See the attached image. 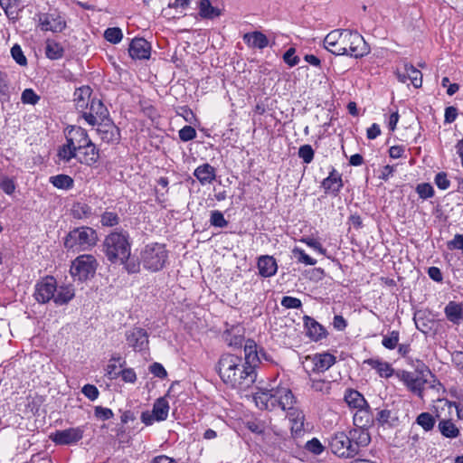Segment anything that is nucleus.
<instances>
[{
  "label": "nucleus",
  "instance_id": "13d9d810",
  "mask_svg": "<svg viewBox=\"0 0 463 463\" xmlns=\"http://www.w3.org/2000/svg\"><path fill=\"white\" fill-rule=\"evenodd\" d=\"M11 54L14 60L20 65L26 64V58L23 53L21 47L17 44L14 45L11 49Z\"/></svg>",
  "mask_w": 463,
  "mask_h": 463
},
{
  "label": "nucleus",
  "instance_id": "f3484780",
  "mask_svg": "<svg viewBox=\"0 0 463 463\" xmlns=\"http://www.w3.org/2000/svg\"><path fill=\"white\" fill-rule=\"evenodd\" d=\"M66 141L76 147L79 151L82 150V147L91 142L87 131L80 127H71L68 128L66 133Z\"/></svg>",
  "mask_w": 463,
  "mask_h": 463
},
{
  "label": "nucleus",
  "instance_id": "9b49d317",
  "mask_svg": "<svg viewBox=\"0 0 463 463\" xmlns=\"http://www.w3.org/2000/svg\"><path fill=\"white\" fill-rule=\"evenodd\" d=\"M56 290V280L52 277H46L35 286V299L40 303H46L54 299Z\"/></svg>",
  "mask_w": 463,
  "mask_h": 463
},
{
  "label": "nucleus",
  "instance_id": "1a4fd4ad",
  "mask_svg": "<svg viewBox=\"0 0 463 463\" xmlns=\"http://www.w3.org/2000/svg\"><path fill=\"white\" fill-rule=\"evenodd\" d=\"M397 375L411 392L417 393L420 397L422 396V389L428 382L425 371L420 373L402 371Z\"/></svg>",
  "mask_w": 463,
  "mask_h": 463
},
{
  "label": "nucleus",
  "instance_id": "dca6fc26",
  "mask_svg": "<svg viewBox=\"0 0 463 463\" xmlns=\"http://www.w3.org/2000/svg\"><path fill=\"white\" fill-rule=\"evenodd\" d=\"M396 75L401 82L406 83L409 80L415 88H420L422 84L421 72L407 62L397 69Z\"/></svg>",
  "mask_w": 463,
  "mask_h": 463
},
{
  "label": "nucleus",
  "instance_id": "680f3d73",
  "mask_svg": "<svg viewBox=\"0 0 463 463\" xmlns=\"http://www.w3.org/2000/svg\"><path fill=\"white\" fill-rule=\"evenodd\" d=\"M101 223L104 226H114L118 223V217L114 213H105L101 216Z\"/></svg>",
  "mask_w": 463,
  "mask_h": 463
},
{
  "label": "nucleus",
  "instance_id": "49530a36",
  "mask_svg": "<svg viewBox=\"0 0 463 463\" xmlns=\"http://www.w3.org/2000/svg\"><path fill=\"white\" fill-rule=\"evenodd\" d=\"M398 342L399 332L392 331L389 335L383 336L382 344L385 348L392 350L396 347Z\"/></svg>",
  "mask_w": 463,
  "mask_h": 463
},
{
  "label": "nucleus",
  "instance_id": "3c124183",
  "mask_svg": "<svg viewBox=\"0 0 463 463\" xmlns=\"http://www.w3.org/2000/svg\"><path fill=\"white\" fill-rule=\"evenodd\" d=\"M21 99L24 104L34 105L40 99V97L32 89H25L23 93Z\"/></svg>",
  "mask_w": 463,
  "mask_h": 463
},
{
  "label": "nucleus",
  "instance_id": "37998d69",
  "mask_svg": "<svg viewBox=\"0 0 463 463\" xmlns=\"http://www.w3.org/2000/svg\"><path fill=\"white\" fill-rule=\"evenodd\" d=\"M416 422L421 426L424 430L429 431L434 427L435 420L430 413L422 412L417 417Z\"/></svg>",
  "mask_w": 463,
  "mask_h": 463
},
{
  "label": "nucleus",
  "instance_id": "5fc2aeb1",
  "mask_svg": "<svg viewBox=\"0 0 463 463\" xmlns=\"http://www.w3.org/2000/svg\"><path fill=\"white\" fill-rule=\"evenodd\" d=\"M417 193L420 198L427 199L433 196L434 190L430 184L423 183L417 186Z\"/></svg>",
  "mask_w": 463,
  "mask_h": 463
},
{
  "label": "nucleus",
  "instance_id": "0e129e2a",
  "mask_svg": "<svg viewBox=\"0 0 463 463\" xmlns=\"http://www.w3.org/2000/svg\"><path fill=\"white\" fill-rule=\"evenodd\" d=\"M149 371L151 373H153L155 376L158 378H165L167 375V373L164 366L159 363H154L150 365Z\"/></svg>",
  "mask_w": 463,
  "mask_h": 463
},
{
  "label": "nucleus",
  "instance_id": "f704fd0d",
  "mask_svg": "<svg viewBox=\"0 0 463 463\" xmlns=\"http://www.w3.org/2000/svg\"><path fill=\"white\" fill-rule=\"evenodd\" d=\"M364 363L368 364L372 368L375 369L381 377L388 378L392 375L393 369L390 364L375 359L366 360Z\"/></svg>",
  "mask_w": 463,
  "mask_h": 463
},
{
  "label": "nucleus",
  "instance_id": "20e7f679",
  "mask_svg": "<svg viewBox=\"0 0 463 463\" xmlns=\"http://www.w3.org/2000/svg\"><path fill=\"white\" fill-rule=\"evenodd\" d=\"M98 236L95 230L90 227H80L68 233L64 247L73 253L85 251L96 245Z\"/></svg>",
  "mask_w": 463,
  "mask_h": 463
},
{
  "label": "nucleus",
  "instance_id": "ddd939ff",
  "mask_svg": "<svg viewBox=\"0 0 463 463\" xmlns=\"http://www.w3.org/2000/svg\"><path fill=\"white\" fill-rule=\"evenodd\" d=\"M87 109L83 111L82 117L90 125L95 126L109 118L108 109L99 99H92Z\"/></svg>",
  "mask_w": 463,
  "mask_h": 463
},
{
  "label": "nucleus",
  "instance_id": "774afa93",
  "mask_svg": "<svg viewBox=\"0 0 463 463\" xmlns=\"http://www.w3.org/2000/svg\"><path fill=\"white\" fill-rule=\"evenodd\" d=\"M448 247L450 250H460L463 252V235L456 234L453 240L448 242Z\"/></svg>",
  "mask_w": 463,
  "mask_h": 463
},
{
  "label": "nucleus",
  "instance_id": "7c9ffc66",
  "mask_svg": "<svg viewBox=\"0 0 463 463\" xmlns=\"http://www.w3.org/2000/svg\"><path fill=\"white\" fill-rule=\"evenodd\" d=\"M74 296L75 290L71 285L61 286L57 288L53 300L57 305H64L70 302Z\"/></svg>",
  "mask_w": 463,
  "mask_h": 463
},
{
  "label": "nucleus",
  "instance_id": "6e6552de",
  "mask_svg": "<svg viewBox=\"0 0 463 463\" xmlns=\"http://www.w3.org/2000/svg\"><path fill=\"white\" fill-rule=\"evenodd\" d=\"M169 412V404L165 397L156 400L152 411H144L141 414V420L146 425H152L155 420L162 421L166 420Z\"/></svg>",
  "mask_w": 463,
  "mask_h": 463
},
{
  "label": "nucleus",
  "instance_id": "c756f323",
  "mask_svg": "<svg viewBox=\"0 0 463 463\" xmlns=\"http://www.w3.org/2000/svg\"><path fill=\"white\" fill-rule=\"evenodd\" d=\"M322 186L326 192L337 194L343 187L341 175L333 169L330 175L323 180Z\"/></svg>",
  "mask_w": 463,
  "mask_h": 463
},
{
  "label": "nucleus",
  "instance_id": "c9c22d12",
  "mask_svg": "<svg viewBox=\"0 0 463 463\" xmlns=\"http://www.w3.org/2000/svg\"><path fill=\"white\" fill-rule=\"evenodd\" d=\"M350 437L353 440V443L357 444L358 451L360 450V447L367 446L370 442V435L366 429H359L353 430L350 431Z\"/></svg>",
  "mask_w": 463,
  "mask_h": 463
},
{
  "label": "nucleus",
  "instance_id": "39448f33",
  "mask_svg": "<svg viewBox=\"0 0 463 463\" xmlns=\"http://www.w3.org/2000/svg\"><path fill=\"white\" fill-rule=\"evenodd\" d=\"M168 259V252L165 244L150 243L146 245L140 252V263L144 269L156 272L162 269Z\"/></svg>",
  "mask_w": 463,
  "mask_h": 463
},
{
  "label": "nucleus",
  "instance_id": "9d476101",
  "mask_svg": "<svg viewBox=\"0 0 463 463\" xmlns=\"http://www.w3.org/2000/svg\"><path fill=\"white\" fill-rule=\"evenodd\" d=\"M84 433L83 427L69 428L57 430L52 436V440L58 445H71L82 439Z\"/></svg>",
  "mask_w": 463,
  "mask_h": 463
},
{
  "label": "nucleus",
  "instance_id": "864d4df0",
  "mask_svg": "<svg viewBox=\"0 0 463 463\" xmlns=\"http://www.w3.org/2000/svg\"><path fill=\"white\" fill-rule=\"evenodd\" d=\"M195 137L196 131L191 126H184L179 130V138L184 142L193 140Z\"/></svg>",
  "mask_w": 463,
  "mask_h": 463
},
{
  "label": "nucleus",
  "instance_id": "6ab92c4d",
  "mask_svg": "<svg viewBox=\"0 0 463 463\" xmlns=\"http://www.w3.org/2000/svg\"><path fill=\"white\" fill-rule=\"evenodd\" d=\"M128 52L133 59H148L151 52L150 43L143 38L133 39Z\"/></svg>",
  "mask_w": 463,
  "mask_h": 463
},
{
  "label": "nucleus",
  "instance_id": "de8ad7c7",
  "mask_svg": "<svg viewBox=\"0 0 463 463\" xmlns=\"http://www.w3.org/2000/svg\"><path fill=\"white\" fill-rule=\"evenodd\" d=\"M295 257L298 258V260L306 265L313 266L317 263V260L308 256L303 250L299 248H295L292 250Z\"/></svg>",
  "mask_w": 463,
  "mask_h": 463
},
{
  "label": "nucleus",
  "instance_id": "f8f14e48",
  "mask_svg": "<svg viewBox=\"0 0 463 463\" xmlns=\"http://www.w3.org/2000/svg\"><path fill=\"white\" fill-rule=\"evenodd\" d=\"M39 26L43 31L52 33H61L66 27L65 19L56 13L39 14Z\"/></svg>",
  "mask_w": 463,
  "mask_h": 463
},
{
  "label": "nucleus",
  "instance_id": "aec40b11",
  "mask_svg": "<svg viewBox=\"0 0 463 463\" xmlns=\"http://www.w3.org/2000/svg\"><path fill=\"white\" fill-rule=\"evenodd\" d=\"M314 373H324L328 370L335 363V357L329 353L317 354L309 357Z\"/></svg>",
  "mask_w": 463,
  "mask_h": 463
},
{
  "label": "nucleus",
  "instance_id": "bf43d9fd",
  "mask_svg": "<svg viewBox=\"0 0 463 463\" xmlns=\"http://www.w3.org/2000/svg\"><path fill=\"white\" fill-rule=\"evenodd\" d=\"M119 360H120V357H118V358L112 357L109 361V364L107 365V368H106L107 375L110 379H116L119 376L120 371L117 370V365L115 364V362L119 361Z\"/></svg>",
  "mask_w": 463,
  "mask_h": 463
},
{
  "label": "nucleus",
  "instance_id": "cd10ccee",
  "mask_svg": "<svg viewBox=\"0 0 463 463\" xmlns=\"http://www.w3.org/2000/svg\"><path fill=\"white\" fill-rule=\"evenodd\" d=\"M354 424L359 429H367L373 423V416L370 408L364 407L356 410L353 417Z\"/></svg>",
  "mask_w": 463,
  "mask_h": 463
},
{
  "label": "nucleus",
  "instance_id": "a878e982",
  "mask_svg": "<svg viewBox=\"0 0 463 463\" xmlns=\"http://www.w3.org/2000/svg\"><path fill=\"white\" fill-rule=\"evenodd\" d=\"M276 390L277 399L279 400L278 408H280L282 411H288L294 407L295 397L289 389L285 387H278Z\"/></svg>",
  "mask_w": 463,
  "mask_h": 463
},
{
  "label": "nucleus",
  "instance_id": "f257e3e1",
  "mask_svg": "<svg viewBox=\"0 0 463 463\" xmlns=\"http://www.w3.org/2000/svg\"><path fill=\"white\" fill-rule=\"evenodd\" d=\"M244 359L236 354H223L217 365L219 376L222 381L232 388L246 390L256 381L255 367L260 362L257 345L248 340L244 346Z\"/></svg>",
  "mask_w": 463,
  "mask_h": 463
},
{
  "label": "nucleus",
  "instance_id": "bb28decb",
  "mask_svg": "<svg viewBox=\"0 0 463 463\" xmlns=\"http://www.w3.org/2000/svg\"><path fill=\"white\" fill-rule=\"evenodd\" d=\"M243 41L252 48L264 49L269 45L267 36L259 31L245 33Z\"/></svg>",
  "mask_w": 463,
  "mask_h": 463
},
{
  "label": "nucleus",
  "instance_id": "603ef678",
  "mask_svg": "<svg viewBox=\"0 0 463 463\" xmlns=\"http://www.w3.org/2000/svg\"><path fill=\"white\" fill-rule=\"evenodd\" d=\"M298 156L306 164H309L314 158V150L310 145L301 146L298 149Z\"/></svg>",
  "mask_w": 463,
  "mask_h": 463
},
{
  "label": "nucleus",
  "instance_id": "0eeeda50",
  "mask_svg": "<svg viewBox=\"0 0 463 463\" xmlns=\"http://www.w3.org/2000/svg\"><path fill=\"white\" fill-rule=\"evenodd\" d=\"M330 449L335 455L345 458H354L358 454L357 444L353 443L351 437L345 432H337L331 438Z\"/></svg>",
  "mask_w": 463,
  "mask_h": 463
},
{
  "label": "nucleus",
  "instance_id": "423d86ee",
  "mask_svg": "<svg viewBox=\"0 0 463 463\" xmlns=\"http://www.w3.org/2000/svg\"><path fill=\"white\" fill-rule=\"evenodd\" d=\"M97 268L96 258L90 254H83L72 261L70 272L74 279L84 281L94 276Z\"/></svg>",
  "mask_w": 463,
  "mask_h": 463
},
{
  "label": "nucleus",
  "instance_id": "393cba45",
  "mask_svg": "<svg viewBox=\"0 0 463 463\" xmlns=\"http://www.w3.org/2000/svg\"><path fill=\"white\" fill-rule=\"evenodd\" d=\"M78 152L80 153L78 159L81 164L91 165L97 163L99 158V150L96 148V146L92 141L84 146L81 151Z\"/></svg>",
  "mask_w": 463,
  "mask_h": 463
},
{
  "label": "nucleus",
  "instance_id": "c03bdc74",
  "mask_svg": "<svg viewBox=\"0 0 463 463\" xmlns=\"http://www.w3.org/2000/svg\"><path fill=\"white\" fill-rule=\"evenodd\" d=\"M104 37L108 42L116 44L122 40L123 34L118 27H111L105 31Z\"/></svg>",
  "mask_w": 463,
  "mask_h": 463
},
{
  "label": "nucleus",
  "instance_id": "4468645a",
  "mask_svg": "<svg viewBox=\"0 0 463 463\" xmlns=\"http://www.w3.org/2000/svg\"><path fill=\"white\" fill-rule=\"evenodd\" d=\"M256 406L260 410L273 411L278 408L277 390L260 389L253 396Z\"/></svg>",
  "mask_w": 463,
  "mask_h": 463
},
{
  "label": "nucleus",
  "instance_id": "ea45409f",
  "mask_svg": "<svg viewBox=\"0 0 463 463\" xmlns=\"http://www.w3.org/2000/svg\"><path fill=\"white\" fill-rule=\"evenodd\" d=\"M78 151L79 150L76 147H74L73 146H71V144L66 141V144L62 145L59 148L57 156L61 161L68 163L72 158L77 157Z\"/></svg>",
  "mask_w": 463,
  "mask_h": 463
},
{
  "label": "nucleus",
  "instance_id": "338daca9",
  "mask_svg": "<svg viewBox=\"0 0 463 463\" xmlns=\"http://www.w3.org/2000/svg\"><path fill=\"white\" fill-rule=\"evenodd\" d=\"M95 416L100 420H109L113 417V412L109 408H103L101 406H97L95 408Z\"/></svg>",
  "mask_w": 463,
  "mask_h": 463
},
{
  "label": "nucleus",
  "instance_id": "e2e57ef3",
  "mask_svg": "<svg viewBox=\"0 0 463 463\" xmlns=\"http://www.w3.org/2000/svg\"><path fill=\"white\" fill-rule=\"evenodd\" d=\"M281 305L286 308H299L301 307L300 299L293 297H284Z\"/></svg>",
  "mask_w": 463,
  "mask_h": 463
},
{
  "label": "nucleus",
  "instance_id": "4d7b16f0",
  "mask_svg": "<svg viewBox=\"0 0 463 463\" xmlns=\"http://www.w3.org/2000/svg\"><path fill=\"white\" fill-rule=\"evenodd\" d=\"M81 392L90 401L97 400L99 394L98 388L93 384H85L81 389Z\"/></svg>",
  "mask_w": 463,
  "mask_h": 463
},
{
  "label": "nucleus",
  "instance_id": "473e14b6",
  "mask_svg": "<svg viewBox=\"0 0 463 463\" xmlns=\"http://www.w3.org/2000/svg\"><path fill=\"white\" fill-rule=\"evenodd\" d=\"M223 338L230 346L241 345L243 340L240 326H232L223 333Z\"/></svg>",
  "mask_w": 463,
  "mask_h": 463
},
{
  "label": "nucleus",
  "instance_id": "7ed1b4c3",
  "mask_svg": "<svg viewBox=\"0 0 463 463\" xmlns=\"http://www.w3.org/2000/svg\"><path fill=\"white\" fill-rule=\"evenodd\" d=\"M103 252L111 263H125L131 255V242L126 232H112L103 241Z\"/></svg>",
  "mask_w": 463,
  "mask_h": 463
},
{
  "label": "nucleus",
  "instance_id": "69168bd1",
  "mask_svg": "<svg viewBox=\"0 0 463 463\" xmlns=\"http://www.w3.org/2000/svg\"><path fill=\"white\" fill-rule=\"evenodd\" d=\"M119 375L125 383H134L137 381V374L132 368L120 371Z\"/></svg>",
  "mask_w": 463,
  "mask_h": 463
},
{
  "label": "nucleus",
  "instance_id": "2f4dec72",
  "mask_svg": "<svg viewBox=\"0 0 463 463\" xmlns=\"http://www.w3.org/2000/svg\"><path fill=\"white\" fill-rule=\"evenodd\" d=\"M90 98V89L89 87H82L76 90L74 92V101L77 109L83 112L85 109H88Z\"/></svg>",
  "mask_w": 463,
  "mask_h": 463
},
{
  "label": "nucleus",
  "instance_id": "8fccbe9b",
  "mask_svg": "<svg viewBox=\"0 0 463 463\" xmlns=\"http://www.w3.org/2000/svg\"><path fill=\"white\" fill-rule=\"evenodd\" d=\"M210 222L213 226L223 228L228 225L223 214L219 211H213L211 213Z\"/></svg>",
  "mask_w": 463,
  "mask_h": 463
},
{
  "label": "nucleus",
  "instance_id": "c85d7f7f",
  "mask_svg": "<svg viewBox=\"0 0 463 463\" xmlns=\"http://www.w3.org/2000/svg\"><path fill=\"white\" fill-rule=\"evenodd\" d=\"M345 401L350 408L355 410L368 407V403L364 397L356 390H347L345 393Z\"/></svg>",
  "mask_w": 463,
  "mask_h": 463
},
{
  "label": "nucleus",
  "instance_id": "72a5a7b5",
  "mask_svg": "<svg viewBox=\"0 0 463 463\" xmlns=\"http://www.w3.org/2000/svg\"><path fill=\"white\" fill-rule=\"evenodd\" d=\"M199 14L203 18L213 19L221 15V10L213 6L210 0H201L199 3Z\"/></svg>",
  "mask_w": 463,
  "mask_h": 463
},
{
  "label": "nucleus",
  "instance_id": "79ce46f5",
  "mask_svg": "<svg viewBox=\"0 0 463 463\" xmlns=\"http://www.w3.org/2000/svg\"><path fill=\"white\" fill-rule=\"evenodd\" d=\"M307 332L313 340H319L325 336V330L317 322L310 319V324L307 323Z\"/></svg>",
  "mask_w": 463,
  "mask_h": 463
},
{
  "label": "nucleus",
  "instance_id": "a19ab883",
  "mask_svg": "<svg viewBox=\"0 0 463 463\" xmlns=\"http://www.w3.org/2000/svg\"><path fill=\"white\" fill-rule=\"evenodd\" d=\"M311 389L322 394H328L331 389L330 382L322 379L310 378Z\"/></svg>",
  "mask_w": 463,
  "mask_h": 463
},
{
  "label": "nucleus",
  "instance_id": "052dcab7",
  "mask_svg": "<svg viewBox=\"0 0 463 463\" xmlns=\"http://www.w3.org/2000/svg\"><path fill=\"white\" fill-rule=\"evenodd\" d=\"M435 184L441 190H446L450 185V182L448 179L447 174L443 173V172L439 173V174L436 175V176H435Z\"/></svg>",
  "mask_w": 463,
  "mask_h": 463
},
{
  "label": "nucleus",
  "instance_id": "5701e85b",
  "mask_svg": "<svg viewBox=\"0 0 463 463\" xmlns=\"http://www.w3.org/2000/svg\"><path fill=\"white\" fill-rule=\"evenodd\" d=\"M194 175L202 185L212 184L216 178V173L213 166L210 164H203L195 168Z\"/></svg>",
  "mask_w": 463,
  "mask_h": 463
},
{
  "label": "nucleus",
  "instance_id": "6e6d98bb",
  "mask_svg": "<svg viewBox=\"0 0 463 463\" xmlns=\"http://www.w3.org/2000/svg\"><path fill=\"white\" fill-rule=\"evenodd\" d=\"M306 449L315 455H320L324 451V446L317 439H312L306 444Z\"/></svg>",
  "mask_w": 463,
  "mask_h": 463
},
{
  "label": "nucleus",
  "instance_id": "09e8293b",
  "mask_svg": "<svg viewBox=\"0 0 463 463\" xmlns=\"http://www.w3.org/2000/svg\"><path fill=\"white\" fill-rule=\"evenodd\" d=\"M0 188L3 190L4 193L10 195L15 190L14 181L8 176L2 175L0 180Z\"/></svg>",
  "mask_w": 463,
  "mask_h": 463
},
{
  "label": "nucleus",
  "instance_id": "a18cd8bd",
  "mask_svg": "<svg viewBox=\"0 0 463 463\" xmlns=\"http://www.w3.org/2000/svg\"><path fill=\"white\" fill-rule=\"evenodd\" d=\"M0 5L8 16H14L19 9V1L0 0Z\"/></svg>",
  "mask_w": 463,
  "mask_h": 463
},
{
  "label": "nucleus",
  "instance_id": "a211bd4d",
  "mask_svg": "<svg viewBox=\"0 0 463 463\" xmlns=\"http://www.w3.org/2000/svg\"><path fill=\"white\" fill-rule=\"evenodd\" d=\"M128 345L135 350H142L148 345V335L145 329L135 327L126 332Z\"/></svg>",
  "mask_w": 463,
  "mask_h": 463
},
{
  "label": "nucleus",
  "instance_id": "b1692460",
  "mask_svg": "<svg viewBox=\"0 0 463 463\" xmlns=\"http://www.w3.org/2000/svg\"><path fill=\"white\" fill-rule=\"evenodd\" d=\"M287 417L288 418L291 423V431L295 435H299L303 431L304 429V414L303 411H300L297 407H292L287 411Z\"/></svg>",
  "mask_w": 463,
  "mask_h": 463
},
{
  "label": "nucleus",
  "instance_id": "2eb2a0df",
  "mask_svg": "<svg viewBox=\"0 0 463 463\" xmlns=\"http://www.w3.org/2000/svg\"><path fill=\"white\" fill-rule=\"evenodd\" d=\"M96 131L100 139L105 143H118L120 139L119 129L110 118L99 122Z\"/></svg>",
  "mask_w": 463,
  "mask_h": 463
},
{
  "label": "nucleus",
  "instance_id": "58836bf2",
  "mask_svg": "<svg viewBox=\"0 0 463 463\" xmlns=\"http://www.w3.org/2000/svg\"><path fill=\"white\" fill-rule=\"evenodd\" d=\"M439 430L441 434L447 438H457L459 434V430L449 420H442L439 423Z\"/></svg>",
  "mask_w": 463,
  "mask_h": 463
},
{
  "label": "nucleus",
  "instance_id": "e433bc0d",
  "mask_svg": "<svg viewBox=\"0 0 463 463\" xmlns=\"http://www.w3.org/2000/svg\"><path fill=\"white\" fill-rule=\"evenodd\" d=\"M63 52L64 50L59 43L53 40L46 41L45 53L49 59L58 60L61 58L63 55Z\"/></svg>",
  "mask_w": 463,
  "mask_h": 463
},
{
  "label": "nucleus",
  "instance_id": "4be33fe9",
  "mask_svg": "<svg viewBox=\"0 0 463 463\" xmlns=\"http://www.w3.org/2000/svg\"><path fill=\"white\" fill-rule=\"evenodd\" d=\"M444 313L447 319L454 325H460L463 322V304L456 301H449Z\"/></svg>",
  "mask_w": 463,
  "mask_h": 463
},
{
  "label": "nucleus",
  "instance_id": "f03ea898",
  "mask_svg": "<svg viewBox=\"0 0 463 463\" xmlns=\"http://www.w3.org/2000/svg\"><path fill=\"white\" fill-rule=\"evenodd\" d=\"M324 47L335 55L361 58L370 50L364 37L357 32L347 29L331 31L324 39Z\"/></svg>",
  "mask_w": 463,
  "mask_h": 463
},
{
  "label": "nucleus",
  "instance_id": "412c9836",
  "mask_svg": "<svg viewBox=\"0 0 463 463\" xmlns=\"http://www.w3.org/2000/svg\"><path fill=\"white\" fill-rule=\"evenodd\" d=\"M257 266L260 275L264 278L272 277L278 270L276 260L269 255L260 256L258 260Z\"/></svg>",
  "mask_w": 463,
  "mask_h": 463
},
{
  "label": "nucleus",
  "instance_id": "4c0bfd02",
  "mask_svg": "<svg viewBox=\"0 0 463 463\" xmlns=\"http://www.w3.org/2000/svg\"><path fill=\"white\" fill-rule=\"evenodd\" d=\"M50 183L58 189L69 190L73 186V179L67 175H57L50 177Z\"/></svg>",
  "mask_w": 463,
  "mask_h": 463
}]
</instances>
